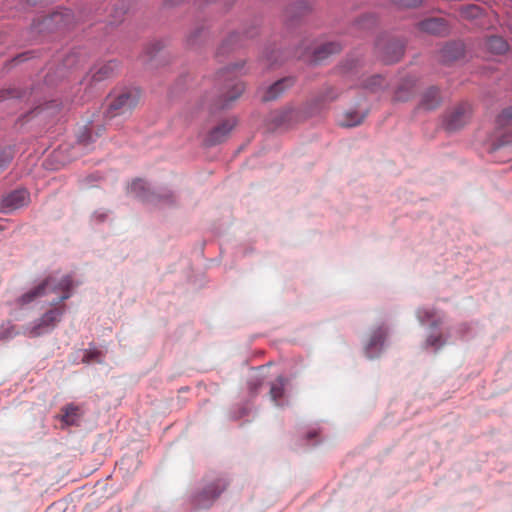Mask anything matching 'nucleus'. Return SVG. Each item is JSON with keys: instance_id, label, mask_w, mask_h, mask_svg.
Returning <instances> with one entry per match:
<instances>
[{"instance_id": "16", "label": "nucleus", "mask_w": 512, "mask_h": 512, "mask_svg": "<svg viewBox=\"0 0 512 512\" xmlns=\"http://www.w3.org/2000/svg\"><path fill=\"white\" fill-rule=\"evenodd\" d=\"M341 50V45L338 42H327L317 47L314 50L316 60H323L331 54L338 53Z\"/></svg>"}, {"instance_id": "15", "label": "nucleus", "mask_w": 512, "mask_h": 512, "mask_svg": "<svg viewBox=\"0 0 512 512\" xmlns=\"http://www.w3.org/2000/svg\"><path fill=\"white\" fill-rule=\"evenodd\" d=\"M386 332L382 328H378L373 332V334L370 337V340L366 347V354L367 357L373 358V350L382 346L385 340Z\"/></svg>"}, {"instance_id": "11", "label": "nucleus", "mask_w": 512, "mask_h": 512, "mask_svg": "<svg viewBox=\"0 0 512 512\" xmlns=\"http://www.w3.org/2000/svg\"><path fill=\"white\" fill-rule=\"evenodd\" d=\"M285 385L286 380L283 377H278L270 384L269 395L276 406H284L287 402L285 398Z\"/></svg>"}, {"instance_id": "8", "label": "nucleus", "mask_w": 512, "mask_h": 512, "mask_svg": "<svg viewBox=\"0 0 512 512\" xmlns=\"http://www.w3.org/2000/svg\"><path fill=\"white\" fill-rule=\"evenodd\" d=\"M226 91L220 96L219 100L214 104L213 110L229 108L231 103L235 101L244 91V84L230 79L225 86Z\"/></svg>"}, {"instance_id": "6", "label": "nucleus", "mask_w": 512, "mask_h": 512, "mask_svg": "<svg viewBox=\"0 0 512 512\" xmlns=\"http://www.w3.org/2000/svg\"><path fill=\"white\" fill-rule=\"evenodd\" d=\"M118 63L116 61H109L95 65L83 78L82 84L92 86L94 83L101 82L112 76L118 70Z\"/></svg>"}, {"instance_id": "17", "label": "nucleus", "mask_w": 512, "mask_h": 512, "mask_svg": "<svg viewBox=\"0 0 512 512\" xmlns=\"http://www.w3.org/2000/svg\"><path fill=\"white\" fill-rule=\"evenodd\" d=\"M486 49L493 54H503L508 49L507 42L499 36H492L486 40Z\"/></svg>"}, {"instance_id": "31", "label": "nucleus", "mask_w": 512, "mask_h": 512, "mask_svg": "<svg viewBox=\"0 0 512 512\" xmlns=\"http://www.w3.org/2000/svg\"><path fill=\"white\" fill-rule=\"evenodd\" d=\"M431 316H432V313H430L428 311H425L424 315H421V312L419 313V318L421 319L422 322L428 320V318H430Z\"/></svg>"}, {"instance_id": "18", "label": "nucleus", "mask_w": 512, "mask_h": 512, "mask_svg": "<svg viewBox=\"0 0 512 512\" xmlns=\"http://www.w3.org/2000/svg\"><path fill=\"white\" fill-rule=\"evenodd\" d=\"M441 53L445 61L456 60L463 55V47L458 43H450L442 49Z\"/></svg>"}, {"instance_id": "21", "label": "nucleus", "mask_w": 512, "mask_h": 512, "mask_svg": "<svg viewBox=\"0 0 512 512\" xmlns=\"http://www.w3.org/2000/svg\"><path fill=\"white\" fill-rule=\"evenodd\" d=\"M388 49L392 50L393 51V55L390 56L388 55V53H386L384 56H383V60L386 62V63H393V62H397L401 59L403 53H404V48L402 45L400 44H392L388 47Z\"/></svg>"}, {"instance_id": "23", "label": "nucleus", "mask_w": 512, "mask_h": 512, "mask_svg": "<svg viewBox=\"0 0 512 512\" xmlns=\"http://www.w3.org/2000/svg\"><path fill=\"white\" fill-rule=\"evenodd\" d=\"M63 415L62 416H77L78 413H84V411L81 409L80 406L75 405L73 403L66 405L63 408Z\"/></svg>"}, {"instance_id": "14", "label": "nucleus", "mask_w": 512, "mask_h": 512, "mask_svg": "<svg viewBox=\"0 0 512 512\" xmlns=\"http://www.w3.org/2000/svg\"><path fill=\"white\" fill-rule=\"evenodd\" d=\"M440 91L436 87H430L427 89L421 100V106L427 110H433L441 103Z\"/></svg>"}, {"instance_id": "7", "label": "nucleus", "mask_w": 512, "mask_h": 512, "mask_svg": "<svg viewBox=\"0 0 512 512\" xmlns=\"http://www.w3.org/2000/svg\"><path fill=\"white\" fill-rule=\"evenodd\" d=\"M236 125L237 120L235 118L222 121L208 133L206 143L209 145H217L226 141Z\"/></svg>"}, {"instance_id": "20", "label": "nucleus", "mask_w": 512, "mask_h": 512, "mask_svg": "<svg viewBox=\"0 0 512 512\" xmlns=\"http://www.w3.org/2000/svg\"><path fill=\"white\" fill-rule=\"evenodd\" d=\"M385 84V80L380 75H373L364 81L363 87L372 92L377 91L379 88L383 87Z\"/></svg>"}, {"instance_id": "13", "label": "nucleus", "mask_w": 512, "mask_h": 512, "mask_svg": "<svg viewBox=\"0 0 512 512\" xmlns=\"http://www.w3.org/2000/svg\"><path fill=\"white\" fill-rule=\"evenodd\" d=\"M492 153L495 154V158L499 161H506L512 158V139H503L499 140L492 147Z\"/></svg>"}, {"instance_id": "26", "label": "nucleus", "mask_w": 512, "mask_h": 512, "mask_svg": "<svg viewBox=\"0 0 512 512\" xmlns=\"http://www.w3.org/2000/svg\"><path fill=\"white\" fill-rule=\"evenodd\" d=\"M91 133L88 131L87 128H85V131L78 136V140L80 143L87 144L91 141Z\"/></svg>"}, {"instance_id": "33", "label": "nucleus", "mask_w": 512, "mask_h": 512, "mask_svg": "<svg viewBox=\"0 0 512 512\" xmlns=\"http://www.w3.org/2000/svg\"><path fill=\"white\" fill-rule=\"evenodd\" d=\"M23 56H19V57H16V61H20V58H22Z\"/></svg>"}, {"instance_id": "4", "label": "nucleus", "mask_w": 512, "mask_h": 512, "mask_svg": "<svg viewBox=\"0 0 512 512\" xmlns=\"http://www.w3.org/2000/svg\"><path fill=\"white\" fill-rule=\"evenodd\" d=\"M472 110L468 103L455 106L445 118V128L448 131H456L464 127L471 118Z\"/></svg>"}, {"instance_id": "10", "label": "nucleus", "mask_w": 512, "mask_h": 512, "mask_svg": "<svg viewBox=\"0 0 512 512\" xmlns=\"http://www.w3.org/2000/svg\"><path fill=\"white\" fill-rule=\"evenodd\" d=\"M294 78L286 77L278 80L273 85H271L263 94V101H272L277 99L286 89L290 88L294 85Z\"/></svg>"}, {"instance_id": "29", "label": "nucleus", "mask_w": 512, "mask_h": 512, "mask_svg": "<svg viewBox=\"0 0 512 512\" xmlns=\"http://www.w3.org/2000/svg\"><path fill=\"white\" fill-rule=\"evenodd\" d=\"M259 386H261V382L259 380L249 382V388L253 393H256Z\"/></svg>"}, {"instance_id": "24", "label": "nucleus", "mask_w": 512, "mask_h": 512, "mask_svg": "<svg viewBox=\"0 0 512 512\" xmlns=\"http://www.w3.org/2000/svg\"><path fill=\"white\" fill-rule=\"evenodd\" d=\"M427 345L439 348L444 345V341L442 340L441 335L437 336H429L426 340Z\"/></svg>"}, {"instance_id": "1", "label": "nucleus", "mask_w": 512, "mask_h": 512, "mask_svg": "<svg viewBox=\"0 0 512 512\" xmlns=\"http://www.w3.org/2000/svg\"><path fill=\"white\" fill-rule=\"evenodd\" d=\"M72 288L73 280L71 276L50 274L38 285L19 297L18 303L25 305L51 293L58 296L57 300L52 302L54 308L44 313L39 319L38 324L30 331L32 336H38L53 329L60 322L65 312V304L63 302L71 297Z\"/></svg>"}, {"instance_id": "32", "label": "nucleus", "mask_w": 512, "mask_h": 512, "mask_svg": "<svg viewBox=\"0 0 512 512\" xmlns=\"http://www.w3.org/2000/svg\"><path fill=\"white\" fill-rule=\"evenodd\" d=\"M317 435H318V431L311 430L307 433V440H311L312 438L317 437Z\"/></svg>"}, {"instance_id": "12", "label": "nucleus", "mask_w": 512, "mask_h": 512, "mask_svg": "<svg viewBox=\"0 0 512 512\" xmlns=\"http://www.w3.org/2000/svg\"><path fill=\"white\" fill-rule=\"evenodd\" d=\"M420 29L434 35H444L448 32V26L444 19L431 18L420 23Z\"/></svg>"}, {"instance_id": "27", "label": "nucleus", "mask_w": 512, "mask_h": 512, "mask_svg": "<svg viewBox=\"0 0 512 512\" xmlns=\"http://www.w3.org/2000/svg\"><path fill=\"white\" fill-rule=\"evenodd\" d=\"M59 419H60L61 427L74 425L76 423V418H65V417H62V418H59Z\"/></svg>"}, {"instance_id": "25", "label": "nucleus", "mask_w": 512, "mask_h": 512, "mask_svg": "<svg viewBox=\"0 0 512 512\" xmlns=\"http://www.w3.org/2000/svg\"><path fill=\"white\" fill-rule=\"evenodd\" d=\"M11 160H12V156L10 153L5 152V151L1 152L0 153V170L5 168L10 163Z\"/></svg>"}, {"instance_id": "2", "label": "nucleus", "mask_w": 512, "mask_h": 512, "mask_svg": "<svg viewBox=\"0 0 512 512\" xmlns=\"http://www.w3.org/2000/svg\"><path fill=\"white\" fill-rule=\"evenodd\" d=\"M140 99L139 91L136 89H125L113 96L105 111L106 118L130 114L137 106Z\"/></svg>"}, {"instance_id": "30", "label": "nucleus", "mask_w": 512, "mask_h": 512, "mask_svg": "<svg viewBox=\"0 0 512 512\" xmlns=\"http://www.w3.org/2000/svg\"><path fill=\"white\" fill-rule=\"evenodd\" d=\"M468 12H469V15L470 16H476L479 12V8L476 7V6H469L468 7Z\"/></svg>"}, {"instance_id": "9", "label": "nucleus", "mask_w": 512, "mask_h": 512, "mask_svg": "<svg viewBox=\"0 0 512 512\" xmlns=\"http://www.w3.org/2000/svg\"><path fill=\"white\" fill-rule=\"evenodd\" d=\"M29 201V192L26 189H17L3 198L2 208L6 211L16 210L27 205Z\"/></svg>"}, {"instance_id": "5", "label": "nucleus", "mask_w": 512, "mask_h": 512, "mask_svg": "<svg viewBox=\"0 0 512 512\" xmlns=\"http://www.w3.org/2000/svg\"><path fill=\"white\" fill-rule=\"evenodd\" d=\"M226 486L227 482L224 479H218L215 483L207 485L201 492L194 496V505L199 508L209 507L225 490Z\"/></svg>"}, {"instance_id": "19", "label": "nucleus", "mask_w": 512, "mask_h": 512, "mask_svg": "<svg viewBox=\"0 0 512 512\" xmlns=\"http://www.w3.org/2000/svg\"><path fill=\"white\" fill-rule=\"evenodd\" d=\"M365 115L360 114L359 112H346L343 115V119L339 121L340 125L343 127H354L362 123Z\"/></svg>"}, {"instance_id": "28", "label": "nucleus", "mask_w": 512, "mask_h": 512, "mask_svg": "<svg viewBox=\"0 0 512 512\" xmlns=\"http://www.w3.org/2000/svg\"><path fill=\"white\" fill-rule=\"evenodd\" d=\"M398 3L403 4L404 6H416L419 3V0H396Z\"/></svg>"}, {"instance_id": "22", "label": "nucleus", "mask_w": 512, "mask_h": 512, "mask_svg": "<svg viewBox=\"0 0 512 512\" xmlns=\"http://www.w3.org/2000/svg\"><path fill=\"white\" fill-rule=\"evenodd\" d=\"M512 122V106L505 108L497 117L500 126H506Z\"/></svg>"}, {"instance_id": "3", "label": "nucleus", "mask_w": 512, "mask_h": 512, "mask_svg": "<svg viewBox=\"0 0 512 512\" xmlns=\"http://www.w3.org/2000/svg\"><path fill=\"white\" fill-rule=\"evenodd\" d=\"M128 192L141 201L151 204H159L160 202L168 200L172 197L170 194L161 195L151 191L143 179L134 180L130 184Z\"/></svg>"}]
</instances>
